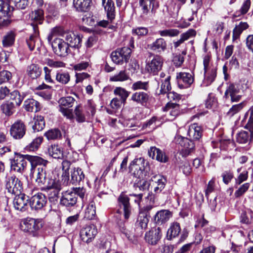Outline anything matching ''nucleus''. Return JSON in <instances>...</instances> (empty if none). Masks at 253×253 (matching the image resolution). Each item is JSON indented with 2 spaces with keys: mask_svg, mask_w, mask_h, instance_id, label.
I'll return each instance as SVG.
<instances>
[{
  "mask_svg": "<svg viewBox=\"0 0 253 253\" xmlns=\"http://www.w3.org/2000/svg\"><path fill=\"white\" fill-rule=\"evenodd\" d=\"M27 160L31 165L30 176L35 178L39 185H43L46 181L45 166L48 161L40 157L26 155Z\"/></svg>",
  "mask_w": 253,
  "mask_h": 253,
  "instance_id": "f257e3e1",
  "label": "nucleus"
},
{
  "mask_svg": "<svg viewBox=\"0 0 253 253\" xmlns=\"http://www.w3.org/2000/svg\"><path fill=\"white\" fill-rule=\"evenodd\" d=\"M48 153L49 155L54 159H65L62 163L63 171L62 177L65 181H68L69 179V170L71 166V161H72L70 152H68L67 154H65L61 146L57 144H52L48 148Z\"/></svg>",
  "mask_w": 253,
  "mask_h": 253,
  "instance_id": "f03ea898",
  "label": "nucleus"
},
{
  "mask_svg": "<svg viewBox=\"0 0 253 253\" xmlns=\"http://www.w3.org/2000/svg\"><path fill=\"white\" fill-rule=\"evenodd\" d=\"M54 35H61L71 47L78 48L81 46L82 37L80 35H76L72 31L63 32L61 27L53 28L48 36V42L52 41Z\"/></svg>",
  "mask_w": 253,
  "mask_h": 253,
  "instance_id": "7ed1b4c3",
  "label": "nucleus"
},
{
  "mask_svg": "<svg viewBox=\"0 0 253 253\" xmlns=\"http://www.w3.org/2000/svg\"><path fill=\"white\" fill-rule=\"evenodd\" d=\"M43 185L42 190L47 193L49 202L55 205L58 202L59 193L62 189L61 182L59 179L51 177Z\"/></svg>",
  "mask_w": 253,
  "mask_h": 253,
  "instance_id": "20e7f679",
  "label": "nucleus"
},
{
  "mask_svg": "<svg viewBox=\"0 0 253 253\" xmlns=\"http://www.w3.org/2000/svg\"><path fill=\"white\" fill-rule=\"evenodd\" d=\"M204 78L201 86H208L215 80L217 75V65L211 61V57L206 55L203 59Z\"/></svg>",
  "mask_w": 253,
  "mask_h": 253,
  "instance_id": "39448f33",
  "label": "nucleus"
},
{
  "mask_svg": "<svg viewBox=\"0 0 253 253\" xmlns=\"http://www.w3.org/2000/svg\"><path fill=\"white\" fill-rule=\"evenodd\" d=\"M250 115L248 123L245 127L249 130L250 134L246 131H241L236 134V141L240 144H246L249 142L253 138V106L245 114V117Z\"/></svg>",
  "mask_w": 253,
  "mask_h": 253,
  "instance_id": "423d86ee",
  "label": "nucleus"
},
{
  "mask_svg": "<svg viewBox=\"0 0 253 253\" xmlns=\"http://www.w3.org/2000/svg\"><path fill=\"white\" fill-rule=\"evenodd\" d=\"M247 88L246 84H230L225 92L224 97L232 102L239 101Z\"/></svg>",
  "mask_w": 253,
  "mask_h": 253,
  "instance_id": "0eeeda50",
  "label": "nucleus"
},
{
  "mask_svg": "<svg viewBox=\"0 0 253 253\" xmlns=\"http://www.w3.org/2000/svg\"><path fill=\"white\" fill-rule=\"evenodd\" d=\"M42 226L43 222L42 219L33 218H27L21 224L22 230L32 234L33 236L36 235L37 232L42 228Z\"/></svg>",
  "mask_w": 253,
  "mask_h": 253,
  "instance_id": "6e6552de",
  "label": "nucleus"
},
{
  "mask_svg": "<svg viewBox=\"0 0 253 253\" xmlns=\"http://www.w3.org/2000/svg\"><path fill=\"white\" fill-rule=\"evenodd\" d=\"M173 141L174 143L179 145L182 148L180 152L182 157H187L194 149L195 144L191 140L178 134H176Z\"/></svg>",
  "mask_w": 253,
  "mask_h": 253,
  "instance_id": "1a4fd4ad",
  "label": "nucleus"
},
{
  "mask_svg": "<svg viewBox=\"0 0 253 253\" xmlns=\"http://www.w3.org/2000/svg\"><path fill=\"white\" fill-rule=\"evenodd\" d=\"M145 161L144 158H139L134 159L129 166L130 172L134 177L143 178L146 175Z\"/></svg>",
  "mask_w": 253,
  "mask_h": 253,
  "instance_id": "9d476101",
  "label": "nucleus"
},
{
  "mask_svg": "<svg viewBox=\"0 0 253 253\" xmlns=\"http://www.w3.org/2000/svg\"><path fill=\"white\" fill-rule=\"evenodd\" d=\"M131 53V49L129 47H124L113 51L111 57L113 62L122 65L128 61Z\"/></svg>",
  "mask_w": 253,
  "mask_h": 253,
  "instance_id": "9b49d317",
  "label": "nucleus"
},
{
  "mask_svg": "<svg viewBox=\"0 0 253 253\" xmlns=\"http://www.w3.org/2000/svg\"><path fill=\"white\" fill-rule=\"evenodd\" d=\"M50 42L54 52L58 56L65 57L70 52V46L63 39L55 38Z\"/></svg>",
  "mask_w": 253,
  "mask_h": 253,
  "instance_id": "f8f14e48",
  "label": "nucleus"
},
{
  "mask_svg": "<svg viewBox=\"0 0 253 253\" xmlns=\"http://www.w3.org/2000/svg\"><path fill=\"white\" fill-rule=\"evenodd\" d=\"M163 64V58L160 55H155L147 60L145 69L149 74L156 75L162 69Z\"/></svg>",
  "mask_w": 253,
  "mask_h": 253,
  "instance_id": "ddd939ff",
  "label": "nucleus"
},
{
  "mask_svg": "<svg viewBox=\"0 0 253 253\" xmlns=\"http://www.w3.org/2000/svg\"><path fill=\"white\" fill-rule=\"evenodd\" d=\"M5 186L8 192L14 195L20 194L23 190L22 182L14 175L6 178Z\"/></svg>",
  "mask_w": 253,
  "mask_h": 253,
  "instance_id": "4468645a",
  "label": "nucleus"
},
{
  "mask_svg": "<svg viewBox=\"0 0 253 253\" xmlns=\"http://www.w3.org/2000/svg\"><path fill=\"white\" fill-rule=\"evenodd\" d=\"M26 131V125L24 122L20 120H18L12 124L9 129L11 136L16 140L22 139L25 135Z\"/></svg>",
  "mask_w": 253,
  "mask_h": 253,
  "instance_id": "2eb2a0df",
  "label": "nucleus"
},
{
  "mask_svg": "<svg viewBox=\"0 0 253 253\" xmlns=\"http://www.w3.org/2000/svg\"><path fill=\"white\" fill-rule=\"evenodd\" d=\"M10 1H0V29L8 26L10 23L7 17L10 11Z\"/></svg>",
  "mask_w": 253,
  "mask_h": 253,
  "instance_id": "dca6fc26",
  "label": "nucleus"
},
{
  "mask_svg": "<svg viewBox=\"0 0 253 253\" xmlns=\"http://www.w3.org/2000/svg\"><path fill=\"white\" fill-rule=\"evenodd\" d=\"M76 193L72 190H67L62 192L60 200V204L67 208H71L76 206L77 202Z\"/></svg>",
  "mask_w": 253,
  "mask_h": 253,
  "instance_id": "f3484780",
  "label": "nucleus"
},
{
  "mask_svg": "<svg viewBox=\"0 0 253 253\" xmlns=\"http://www.w3.org/2000/svg\"><path fill=\"white\" fill-rule=\"evenodd\" d=\"M27 159L26 155H16L10 160L11 170L15 172L22 173L27 165Z\"/></svg>",
  "mask_w": 253,
  "mask_h": 253,
  "instance_id": "a211bd4d",
  "label": "nucleus"
},
{
  "mask_svg": "<svg viewBox=\"0 0 253 253\" xmlns=\"http://www.w3.org/2000/svg\"><path fill=\"white\" fill-rule=\"evenodd\" d=\"M97 233V229L94 225H86L81 229L80 235L83 242L88 243L94 239Z\"/></svg>",
  "mask_w": 253,
  "mask_h": 253,
  "instance_id": "6ab92c4d",
  "label": "nucleus"
},
{
  "mask_svg": "<svg viewBox=\"0 0 253 253\" xmlns=\"http://www.w3.org/2000/svg\"><path fill=\"white\" fill-rule=\"evenodd\" d=\"M13 200V206L14 208L21 211H24L27 210L29 207V197L22 194H15Z\"/></svg>",
  "mask_w": 253,
  "mask_h": 253,
  "instance_id": "aec40b11",
  "label": "nucleus"
},
{
  "mask_svg": "<svg viewBox=\"0 0 253 253\" xmlns=\"http://www.w3.org/2000/svg\"><path fill=\"white\" fill-rule=\"evenodd\" d=\"M178 86L180 88L189 87L194 82V78L191 73L179 72L176 74Z\"/></svg>",
  "mask_w": 253,
  "mask_h": 253,
  "instance_id": "412c9836",
  "label": "nucleus"
},
{
  "mask_svg": "<svg viewBox=\"0 0 253 253\" xmlns=\"http://www.w3.org/2000/svg\"><path fill=\"white\" fill-rule=\"evenodd\" d=\"M46 196L42 193H38L33 196L30 200V206L32 209L41 210L46 203Z\"/></svg>",
  "mask_w": 253,
  "mask_h": 253,
  "instance_id": "4be33fe9",
  "label": "nucleus"
},
{
  "mask_svg": "<svg viewBox=\"0 0 253 253\" xmlns=\"http://www.w3.org/2000/svg\"><path fill=\"white\" fill-rule=\"evenodd\" d=\"M129 198L125 194H121L118 198L120 208L123 209L124 217L127 219L131 214V207L129 203Z\"/></svg>",
  "mask_w": 253,
  "mask_h": 253,
  "instance_id": "5701e85b",
  "label": "nucleus"
},
{
  "mask_svg": "<svg viewBox=\"0 0 253 253\" xmlns=\"http://www.w3.org/2000/svg\"><path fill=\"white\" fill-rule=\"evenodd\" d=\"M151 188L156 194L160 193L165 188L167 180L163 176L155 175L151 178Z\"/></svg>",
  "mask_w": 253,
  "mask_h": 253,
  "instance_id": "b1692460",
  "label": "nucleus"
},
{
  "mask_svg": "<svg viewBox=\"0 0 253 253\" xmlns=\"http://www.w3.org/2000/svg\"><path fill=\"white\" fill-rule=\"evenodd\" d=\"M164 111L169 112L168 119L172 121L181 113L180 106L178 104L168 102L164 108Z\"/></svg>",
  "mask_w": 253,
  "mask_h": 253,
  "instance_id": "393cba45",
  "label": "nucleus"
},
{
  "mask_svg": "<svg viewBox=\"0 0 253 253\" xmlns=\"http://www.w3.org/2000/svg\"><path fill=\"white\" fill-rule=\"evenodd\" d=\"M161 237L162 231L160 227L153 228L145 234L146 240L151 245L156 244Z\"/></svg>",
  "mask_w": 253,
  "mask_h": 253,
  "instance_id": "a878e982",
  "label": "nucleus"
},
{
  "mask_svg": "<svg viewBox=\"0 0 253 253\" xmlns=\"http://www.w3.org/2000/svg\"><path fill=\"white\" fill-rule=\"evenodd\" d=\"M172 215V212L169 210L158 211L154 216L155 222L158 224H162L167 222Z\"/></svg>",
  "mask_w": 253,
  "mask_h": 253,
  "instance_id": "bb28decb",
  "label": "nucleus"
},
{
  "mask_svg": "<svg viewBox=\"0 0 253 253\" xmlns=\"http://www.w3.org/2000/svg\"><path fill=\"white\" fill-rule=\"evenodd\" d=\"M152 206H147L145 209L146 212H140L136 221V225L142 229L147 228L149 220V216L148 214V211L152 209Z\"/></svg>",
  "mask_w": 253,
  "mask_h": 253,
  "instance_id": "cd10ccee",
  "label": "nucleus"
},
{
  "mask_svg": "<svg viewBox=\"0 0 253 253\" xmlns=\"http://www.w3.org/2000/svg\"><path fill=\"white\" fill-rule=\"evenodd\" d=\"M167 46L166 42L162 38L156 39L155 42L149 45L150 49L159 53L164 52L167 49Z\"/></svg>",
  "mask_w": 253,
  "mask_h": 253,
  "instance_id": "c85d7f7f",
  "label": "nucleus"
},
{
  "mask_svg": "<svg viewBox=\"0 0 253 253\" xmlns=\"http://www.w3.org/2000/svg\"><path fill=\"white\" fill-rule=\"evenodd\" d=\"M130 99L138 104L144 105L149 100V95L145 92L138 91L133 93Z\"/></svg>",
  "mask_w": 253,
  "mask_h": 253,
  "instance_id": "c756f323",
  "label": "nucleus"
},
{
  "mask_svg": "<svg viewBox=\"0 0 253 253\" xmlns=\"http://www.w3.org/2000/svg\"><path fill=\"white\" fill-rule=\"evenodd\" d=\"M187 133L191 139L198 140L202 136L201 127L197 124H192L189 126Z\"/></svg>",
  "mask_w": 253,
  "mask_h": 253,
  "instance_id": "7c9ffc66",
  "label": "nucleus"
},
{
  "mask_svg": "<svg viewBox=\"0 0 253 253\" xmlns=\"http://www.w3.org/2000/svg\"><path fill=\"white\" fill-rule=\"evenodd\" d=\"M42 70L39 65L35 64H32L29 65L26 70L28 76L32 79H36L39 78L42 73Z\"/></svg>",
  "mask_w": 253,
  "mask_h": 253,
  "instance_id": "2f4dec72",
  "label": "nucleus"
},
{
  "mask_svg": "<svg viewBox=\"0 0 253 253\" xmlns=\"http://www.w3.org/2000/svg\"><path fill=\"white\" fill-rule=\"evenodd\" d=\"M71 182L73 184H77L84 178V174L82 169L79 167L74 168L71 171Z\"/></svg>",
  "mask_w": 253,
  "mask_h": 253,
  "instance_id": "473e14b6",
  "label": "nucleus"
},
{
  "mask_svg": "<svg viewBox=\"0 0 253 253\" xmlns=\"http://www.w3.org/2000/svg\"><path fill=\"white\" fill-rule=\"evenodd\" d=\"M102 4L106 11L108 19L112 22L115 17V8L113 1H102Z\"/></svg>",
  "mask_w": 253,
  "mask_h": 253,
  "instance_id": "72a5a7b5",
  "label": "nucleus"
},
{
  "mask_svg": "<svg viewBox=\"0 0 253 253\" xmlns=\"http://www.w3.org/2000/svg\"><path fill=\"white\" fill-rule=\"evenodd\" d=\"M25 110L29 112H38L40 110V103L33 98L26 100L24 104Z\"/></svg>",
  "mask_w": 253,
  "mask_h": 253,
  "instance_id": "f704fd0d",
  "label": "nucleus"
},
{
  "mask_svg": "<svg viewBox=\"0 0 253 253\" xmlns=\"http://www.w3.org/2000/svg\"><path fill=\"white\" fill-rule=\"evenodd\" d=\"M17 107L14 103L10 101H6L1 105V109L2 112L7 116H11L15 111Z\"/></svg>",
  "mask_w": 253,
  "mask_h": 253,
  "instance_id": "c9c22d12",
  "label": "nucleus"
},
{
  "mask_svg": "<svg viewBox=\"0 0 253 253\" xmlns=\"http://www.w3.org/2000/svg\"><path fill=\"white\" fill-rule=\"evenodd\" d=\"M181 231L180 224L178 222L172 223L167 232L168 239L171 240L173 238L177 237Z\"/></svg>",
  "mask_w": 253,
  "mask_h": 253,
  "instance_id": "e433bc0d",
  "label": "nucleus"
},
{
  "mask_svg": "<svg viewBox=\"0 0 253 253\" xmlns=\"http://www.w3.org/2000/svg\"><path fill=\"white\" fill-rule=\"evenodd\" d=\"M96 216V207L95 202L91 200L87 205L85 211V217L89 219L92 220L95 218Z\"/></svg>",
  "mask_w": 253,
  "mask_h": 253,
  "instance_id": "4c0bfd02",
  "label": "nucleus"
},
{
  "mask_svg": "<svg viewBox=\"0 0 253 253\" xmlns=\"http://www.w3.org/2000/svg\"><path fill=\"white\" fill-rule=\"evenodd\" d=\"M180 7V3H177L175 1H170L167 6V9L171 17L175 19L177 17Z\"/></svg>",
  "mask_w": 253,
  "mask_h": 253,
  "instance_id": "58836bf2",
  "label": "nucleus"
},
{
  "mask_svg": "<svg viewBox=\"0 0 253 253\" xmlns=\"http://www.w3.org/2000/svg\"><path fill=\"white\" fill-rule=\"evenodd\" d=\"M15 34L12 31L9 32L3 37L2 43L3 47H8L12 46L14 42Z\"/></svg>",
  "mask_w": 253,
  "mask_h": 253,
  "instance_id": "ea45409f",
  "label": "nucleus"
},
{
  "mask_svg": "<svg viewBox=\"0 0 253 253\" xmlns=\"http://www.w3.org/2000/svg\"><path fill=\"white\" fill-rule=\"evenodd\" d=\"M43 137L39 136L34 139L33 141L26 146L25 149L27 151H35L38 149L43 141Z\"/></svg>",
  "mask_w": 253,
  "mask_h": 253,
  "instance_id": "a19ab883",
  "label": "nucleus"
},
{
  "mask_svg": "<svg viewBox=\"0 0 253 253\" xmlns=\"http://www.w3.org/2000/svg\"><path fill=\"white\" fill-rule=\"evenodd\" d=\"M129 79V74L126 70L120 71L118 73L111 76L110 81L111 82H124Z\"/></svg>",
  "mask_w": 253,
  "mask_h": 253,
  "instance_id": "79ce46f5",
  "label": "nucleus"
},
{
  "mask_svg": "<svg viewBox=\"0 0 253 253\" xmlns=\"http://www.w3.org/2000/svg\"><path fill=\"white\" fill-rule=\"evenodd\" d=\"M48 140H56L61 137V133L58 128L50 129L46 131L44 134Z\"/></svg>",
  "mask_w": 253,
  "mask_h": 253,
  "instance_id": "37998d69",
  "label": "nucleus"
},
{
  "mask_svg": "<svg viewBox=\"0 0 253 253\" xmlns=\"http://www.w3.org/2000/svg\"><path fill=\"white\" fill-rule=\"evenodd\" d=\"M34 124L32 128L34 131H40L42 130L45 126L44 118L42 116H37L34 118Z\"/></svg>",
  "mask_w": 253,
  "mask_h": 253,
  "instance_id": "c03bdc74",
  "label": "nucleus"
},
{
  "mask_svg": "<svg viewBox=\"0 0 253 253\" xmlns=\"http://www.w3.org/2000/svg\"><path fill=\"white\" fill-rule=\"evenodd\" d=\"M75 114L76 121L79 123H83L85 121L87 117L83 108L77 106L75 109Z\"/></svg>",
  "mask_w": 253,
  "mask_h": 253,
  "instance_id": "a18cd8bd",
  "label": "nucleus"
},
{
  "mask_svg": "<svg viewBox=\"0 0 253 253\" xmlns=\"http://www.w3.org/2000/svg\"><path fill=\"white\" fill-rule=\"evenodd\" d=\"M84 109L86 113L87 119H89L90 117H93L95 113V105L92 100L87 101Z\"/></svg>",
  "mask_w": 253,
  "mask_h": 253,
  "instance_id": "49530a36",
  "label": "nucleus"
},
{
  "mask_svg": "<svg viewBox=\"0 0 253 253\" xmlns=\"http://www.w3.org/2000/svg\"><path fill=\"white\" fill-rule=\"evenodd\" d=\"M170 76H168L164 80H161V85L159 90V94H167L171 89L169 82Z\"/></svg>",
  "mask_w": 253,
  "mask_h": 253,
  "instance_id": "de8ad7c7",
  "label": "nucleus"
},
{
  "mask_svg": "<svg viewBox=\"0 0 253 253\" xmlns=\"http://www.w3.org/2000/svg\"><path fill=\"white\" fill-rule=\"evenodd\" d=\"M24 98L23 94L21 95L17 90H14L10 94V100L12 101L16 106L20 105Z\"/></svg>",
  "mask_w": 253,
  "mask_h": 253,
  "instance_id": "09e8293b",
  "label": "nucleus"
},
{
  "mask_svg": "<svg viewBox=\"0 0 253 253\" xmlns=\"http://www.w3.org/2000/svg\"><path fill=\"white\" fill-rule=\"evenodd\" d=\"M75 100L71 96L61 98L58 101L59 108H70L73 106Z\"/></svg>",
  "mask_w": 253,
  "mask_h": 253,
  "instance_id": "8fccbe9b",
  "label": "nucleus"
},
{
  "mask_svg": "<svg viewBox=\"0 0 253 253\" xmlns=\"http://www.w3.org/2000/svg\"><path fill=\"white\" fill-rule=\"evenodd\" d=\"M56 80L61 84H66L70 81V76L67 72H58L56 73Z\"/></svg>",
  "mask_w": 253,
  "mask_h": 253,
  "instance_id": "3c124183",
  "label": "nucleus"
},
{
  "mask_svg": "<svg viewBox=\"0 0 253 253\" xmlns=\"http://www.w3.org/2000/svg\"><path fill=\"white\" fill-rule=\"evenodd\" d=\"M73 4L77 10L81 12L86 11L90 6L88 1H73Z\"/></svg>",
  "mask_w": 253,
  "mask_h": 253,
  "instance_id": "603ef678",
  "label": "nucleus"
},
{
  "mask_svg": "<svg viewBox=\"0 0 253 253\" xmlns=\"http://www.w3.org/2000/svg\"><path fill=\"white\" fill-rule=\"evenodd\" d=\"M31 20L37 24H42L43 20V11L42 9L35 10L30 15Z\"/></svg>",
  "mask_w": 253,
  "mask_h": 253,
  "instance_id": "864d4df0",
  "label": "nucleus"
},
{
  "mask_svg": "<svg viewBox=\"0 0 253 253\" xmlns=\"http://www.w3.org/2000/svg\"><path fill=\"white\" fill-rule=\"evenodd\" d=\"M44 64L53 68H58L65 67V64L59 60H55L49 58H46L44 60Z\"/></svg>",
  "mask_w": 253,
  "mask_h": 253,
  "instance_id": "5fc2aeb1",
  "label": "nucleus"
},
{
  "mask_svg": "<svg viewBox=\"0 0 253 253\" xmlns=\"http://www.w3.org/2000/svg\"><path fill=\"white\" fill-rule=\"evenodd\" d=\"M114 93L116 95L120 96L121 97L120 99L124 101V103H125L130 92L123 87H117L114 89Z\"/></svg>",
  "mask_w": 253,
  "mask_h": 253,
  "instance_id": "6e6d98bb",
  "label": "nucleus"
},
{
  "mask_svg": "<svg viewBox=\"0 0 253 253\" xmlns=\"http://www.w3.org/2000/svg\"><path fill=\"white\" fill-rule=\"evenodd\" d=\"M161 37H176L179 34V30L174 29H165L158 32Z\"/></svg>",
  "mask_w": 253,
  "mask_h": 253,
  "instance_id": "4d7b16f0",
  "label": "nucleus"
},
{
  "mask_svg": "<svg viewBox=\"0 0 253 253\" xmlns=\"http://www.w3.org/2000/svg\"><path fill=\"white\" fill-rule=\"evenodd\" d=\"M38 33L35 32V34L31 35L29 39L27 40V44L30 50H33L36 45V42L38 41Z\"/></svg>",
  "mask_w": 253,
  "mask_h": 253,
  "instance_id": "13d9d810",
  "label": "nucleus"
},
{
  "mask_svg": "<svg viewBox=\"0 0 253 253\" xmlns=\"http://www.w3.org/2000/svg\"><path fill=\"white\" fill-rule=\"evenodd\" d=\"M244 103H241L236 105L232 106V107L229 109L227 114L229 117H232L236 114L239 112L244 107Z\"/></svg>",
  "mask_w": 253,
  "mask_h": 253,
  "instance_id": "bf43d9fd",
  "label": "nucleus"
},
{
  "mask_svg": "<svg viewBox=\"0 0 253 253\" xmlns=\"http://www.w3.org/2000/svg\"><path fill=\"white\" fill-rule=\"evenodd\" d=\"M148 87V83L147 82L137 81L134 83L131 86V89L133 90L138 89L147 90Z\"/></svg>",
  "mask_w": 253,
  "mask_h": 253,
  "instance_id": "052dcab7",
  "label": "nucleus"
},
{
  "mask_svg": "<svg viewBox=\"0 0 253 253\" xmlns=\"http://www.w3.org/2000/svg\"><path fill=\"white\" fill-rule=\"evenodd\" d=\"M251 6L250 1H245L239 11L236 12L235 16H239L240 14L244 15L247 13Z\"/></svg>",
  "mask_w": 253,
  "mask_h": 253,
  "instance_id": "680f3d73",
  "label": "nucleus"
},
{
  "mask_svg": "<svg viewBox=\"0 0 253 253\" xmlns=\"http://www.w3.org/2000/svg\"><path fill=\"white\" fill-rule=\"evenodd\" d=\"M132 34L136 35L139 37L144 36L148 33V30L145 27H138L135 29H133L132 30Z\"/></svg>",
  "mask_w": 253,
  "mask_h": 253,
  "instance_id": "e2e57ef3",
  "label": "nucleus"
},
{
  "mask_svg": "<svg viewBox=\"0 0 253 253\" xmlns=\"http://www.w3.org/2000/svg\"><path fill=\"white\" fill-rule=\"evenodd\" d=\"M11 73L6 70L0 71V84L3 82L9 81L11 79Z\"/></svg>",
  "mask_w": 253,
  "mask_h": 253,
  "instance_id": "0e129e2a",
  "label": "nucleus"
},
{
  "mask_svg": "<svg viewBox=\"0 0 253 253\" xmlns=\"http://www.w3.org/2000/svg\"><path fill=\"white\" fill-rule=\"evenodd\" d=\"M250 187L249 183H246L241 186L238 190L235 192V196L236 197H239L244 194L249 189Z\"/></svg>",
  "mask_w": 253,
  "mask_h": 253,
  "instance_id": "69168bd1",
  "label": "nucleus"
},
{
  "mask_svg": "<svg viewBox=\"0 0 253 253\" xmlns=\"http://www.w3.org/2000/svg\"><path fill=\"white\" fill-rule=\"evenodd\" d=\"M137 186L142 191L148 190L150 186H151V179L150 181L145 180H140L137 183Z\"/></svg>",
  "mask_w": 253,
  "mask_h": 253,
  "instance_id": "338daca9",
  "label": "nucleus"
},
{
  "mask_svg": "<svg viewBox=\"0 0 253 253\" xmlns=\"http://www.w3.org/2000/svg\"><path fill=\"white\" fill-rule=\"evenodd\" d=\"M246 45L247 49L253 53V34L249 35L246 38Z\"/></svg>",
  "mask_w": 253,
  "mask_h": 253,
  "instance_id": "774afa93",
  "label": "nucleus"
}]
</instances>
